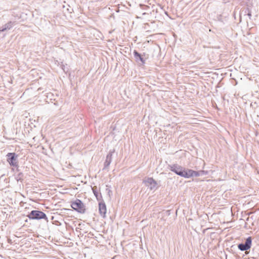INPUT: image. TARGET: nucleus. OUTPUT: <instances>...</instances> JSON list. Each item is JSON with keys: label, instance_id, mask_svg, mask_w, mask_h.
Wrapping results in <instances>:
<instances>
[{"label": "nucleus", "instance_id": "15", "mask_svg": "<svg viewBox=\"0 0 259 259\" xmlns=\"http://www.w3.org/2000/svg\"><path fill=\"white\" fill-rule=\"evenodd\" d=\"M248 16H249V17L250 18V17H251V14H250V13H248Z\"/></svg>", "mask_w": 259, "mask_h": 259}, {"label": "nucleus", "instance_id": "16", "mask_svg": "<svg viewBox=\"0 0 259 259\" xmlns=\"http://www.w3.org/2000/svg\"><path fill=\"white\" fill-rule=\"evenodd\" d=\"M107 190H108V193H109L111 192V191L110 190L107 189Z\"/></svg>", "mask_w": 259, "mask_h": 259}, {"label": "nucleus", "instance_id": "3", "mask_svg": "<svg viewBox=\"0 0 259 259\" xmlns=\"http://www.w3.org/2000/svg\"><path fill=\"white\" fill-rule=\"evenodd\" d=\"M71 206L74 210L79 213H83L85 212V205L79 199H77L75 201L72 202Z\"/></svg>", "mask_w": 259, "mask_h": 259}, {"label": "nucleus", "instance_id": "1", "mask_svg": "<svg viewBox=\"0 0 259 259\" xmlns=\"http://www.w3.org/2000/svg\"><path fill=\"white\" fill-rule=\"evenodd\" d=\"M168 167L177 175L185 178L187 169L177 164L169 165Z\"/></svg>", "mask_w": 259, "mask_h": 259}, {"label": "nucleus", "instance_id": "8", "mask_svg": "<svg viewBox=\"0 0 259 259\" xmlns=\"http://www.w3.org/2000/svg\"><path fill=\"white\" fill-rule=\"evenodd\" d=\"M99 210L100 214L105 218L106 213V206L104 202H101L99 203Z\"/></svg>", "mask_w": 259, "mask_h": 259}, {"label": "nucleus", "instance_id": "13", "mask_svg": "<svg viewBox=\"0 0 259 259\" xmlns=\"http://www.w3.org/2000/svg\"><path fill=\"white\" fill-rule=\"evenodd\" d=\"M61 66V68H62V70L64 71V72H67L68 69L66 67L65 65H64L63 64H62Z\"/></svg>", "mask_w": 259, "mask_h": 259}, {"label": "nucleus", "instance_id": "18", "mask_svg": "<svg viewBox=\"0 0 259 259\" xmlns=\"http://www.w3.org/2000/svg\"><path fill=\"white\" fill-rule=\"evenodd\" d=\"M115 256H114V257H112V259H115Z\"/></svg>", "mask_w": 259, "mask_h": 259}, {"label": "nucleus", "instance_id": "10", "mask_svg": "<svg viewBox=\"0 0 259 259\" xmlns=\"http://www.w3.org/2000/svg\"><path fill=\"white\" fill-rule=\"evenodd\" d=\"M200 176L198 171H194L192 169H187L185 178H190L192 177Z\"/></svg>", "mask_w": 259, "mask_h": 259}, {"label": "nucleus", "instance_id": "17", "mask_svg": "<svg viewBox=\"0 0 259 259\" xmlns=\"http://www.w3.org/2000/svg\"><path fill=\"white\" fill-rule=\"evenodd\" d=\"M100 197H102V195H101V194H100Z\"/></svg>", "mask_w": 259, "mask_h": 259}, {"label": "nucleus", "instance_id": "9", "mask_svg": "<svg viewBox=\"0 0 259 259\" xmlns=\"http://www.w3.org/2000/svg\"><path fill=\"white\" fill-rule=\"evenodd\" d=\"M15 22L12 21H9L4 25L0 27V31L4 32L6 30H10L15 25Z\"/></svg>", "mask_w": 259, "mask_h": 259}, {"label": "nucleus", "instance_id": "6", "mask_svg": "<svg viewBox=\"0 0 259 259\" xmlns=\"http://www.w3.org/2000/svg\"><path fill=\"white\" fill-rule=\"evenodd\" d=\"M252 242V239L251 237H248L244 243L239 244L238 245V248L242 250L245 251L249 249L251 247Z\"/></svg>", "mask_w": 259, "mask_h": 259}, {"label": "nucleus", "instance_id": "11", "mask_svg": "<svg viewBox=\"0 0 259 259\" xmlns=\"http://www.w3.org/2000/svg\"><path fill=\"white\" fill-rule=\"evenodd\" d=\"M134 57L136 61H140L142 64L145 63V60L142 57L140 54H139L136 50H134L133 52Z\"/></svg>", "mask_w": 259, "mask_h": 259}, {"label": "nucleus", "instance_id": "12", "mask_svg": "<svg viewBox=\"0 0 259 259\" xmlns=\"http://www.w3.org/2000/svg\"><path fill=\"white\" fill-rule=\"evenodd\" d=\"M92 190H93V192L95 195V196L96 197L97 200H99V193L98 192V190H97V188L96 187H94V188H92Z\"/></svg>", "mask_w": 259, "mask_h": 259}, {"label": "nucleus", "instance_id": "7", "mask_svg": "<svg viewBox=\"0 0 259 259\" xmlns=\"http://www.w3.org/2000/svg\"><path fill=\"white\" fill-rule=\"evenodd\" d=\"M115 150H110L107 155L106 156V160L104 162V169H108V167L109 165L110 164L112 160V155L114 153Z\"/></svg>", "mask_w": 259, "mask_h": 259}, {"label": "nucleus", "instance_id": "14", "mask_svg": "<svg viewBox=\"0 0 259 259\" xmlns=\"http://www.w3.org/2000/svg\"><path fill=\"white\" fill-rule=\"evenodd\" d=\"M198 172L200 176H203L207 174V172L204 170H199Z\"/></svg>", "mask_w": 259, "mask_h": 259}, {"label": "nucleus", "instance_id": "2", "mask_svg": "<svg viewBox=\"0 0 259 259\" xmlns=\"http://www.w3.org/2000/svg\"><path fill=\"white\" fill-rule=\"evenodd\" d=\"M28 218L30 220H48L46 214L42 211L39 210H32L28 215Z\"/></svg>", "mask_w": 259, "mask_h": 259}, {"label": "nucleus", "instance_id": "4", "mask_svg": "<svg viewBox=\"0 0 259 259\" xmlns=\"http://www.w3.org/2000/svg\"><path fill=\"white\" fill-rule=\"evenodd\" d=\"M8 162L11 166H18L17 155L15 153H8L7 155Z\"/></svg>", "mask_w": 259, "mask_h": 259}, {"label": "nucleus", "instance_id": "5", "mask_svg": "<svg viewBox=\"0 0 259 259\" xmlns=\"http://www.w3.org/2000/svg\"><path fill=\"white\" fill-rule=\"evenodd\" d=\"M144 183L151 190H155L157 188V183L152 178H147L144 180Z\"/></svg>", "mask_w": 259, "mask_h": 259}]
</instances>
